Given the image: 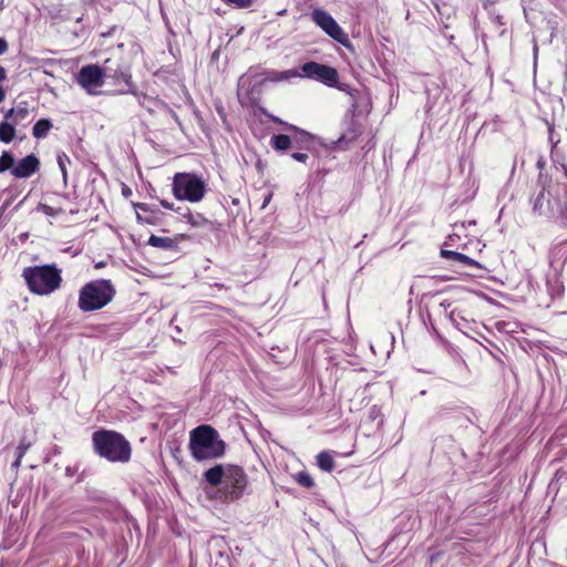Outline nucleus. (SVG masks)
<instances>
[{
	"label": "nucleus",
	"instance_id": "1",
	"mask_svg": "<svg viewBox=\"0 0 567 567\" xmlns=\"http://www.w3.org/2000/svg\"><path fill=\"white\" fill-rule=\"evenodd\" d=\"M204 480L212 486H218L216 498L228 502L239 499L248 485L245 471L234 464H217L203 474Z\"/></svg>",
	"mask_w": 567,
	"mask_h": 567
},
{
	"label": "nucleus",
	"instance_id": "2",
	"mask_svg": "<svg viewBox=\"0 0 567 567\" xmlns=\"http://www.w3.org/2000/svg\"><path fill=\"white\" fill-rule=\"evenodd\" d=\"M188 449L192 457L202 462L221 457L226 444L213 426L199 425L189 432Z\"/></svg>",
	"mask_w": 567,
	"mask_h": 567
},
{
	"label": "nucleus",
	"instance_id": "3",
	"mask_svg": "<svg viewBox=\"0 0 567 567\" xmlns=\"http://www.w3.org/2000/svg\"><path fill=\"white\" fill-rule=\"evenodd\" d=\"M94 452L110 462L126 463L131 458V444L121 434L110 430H99L92 435Z\"/></svg>",
	"mask_w": 567,
	"mask_h": 567
},
{
	"label": "nucleus",
	"instance_id": "4",
	"mask_svg": "<svg viewBox=\"0 0 567 567\" xmlns=\"http://www.w3.org/2000/svg\"><path fill=\"white\" fill-rule=\"evenodd\" d=\"M115 293V287L109 279L90 281L79 291L78 307L83 312L100 310L114 299Z\"/></svg>",
	"mask_w": 567,
	"mask_h": 567
},
{
	"label": "nucleus",
	"instance_id": "5",
	"mask_svg": "<svg viewBox=\"0 0 567 567\" xmlns=\"http://www.w3.org/2000/svg\"><path fill=\"white\" fill-rule=\"evenodd\" d=\"M29 289L37 295H49L61 286V270L55 265L27 267L23 269Z\"/></svg>",
	"mask_w": 567,
	"mask_h": 567
},
{
	"label": "nucleus",
	"instance_id": "6",
	"mask_svg": "<svg viewBox=\"0 0 567 567\" xmlns=\"http://www.w3.org/2000/svg\"><path fill=\"white\" fill-rule=\"evenodd\" d=\"M172 190L177 199L198 203L206 194V184L195 174L177 173L173 179Z\"/></svg>",
	"mask_w": 567,
	"mask_h": 567
},
{
	"label": "nucleus",
	"instance_id": "7",
	"mask_svg": "<svg viewBox=\"0 0 567 567\" xmlns=\"http://www.w3.org/2000/svg\"><path fill=\"white\" fill-rule=\"evenodd\" d=\"M76 83L90 95L100 93L99 89L104 84V71L97 64H87L76 74Z\"/></svg>",
	"mask_w": 567,
	"mask_h": 567
},
{
	"label": "nucleus",
	"instance_id": "8",
	"mask_svg": "<svg viewBox=\"0 0 567 567\" xmlns=\"http://www.w3.org/2000/svg\"><path fill=\"white\" fill-rule=\"evenodd\" d=\"M301 75L328 86H336L339 81V73L334 68L315 61L307 62L301 66Z\"/></svg>",
	"mask_w": 567,
	"mask_h": 567
},
{
	"label": "nucleus",
	"instance_id": "9",
	"mask_svg": "<svg viewBox=\"0 0 567 567\" xmlns=\"http://www.w3.org/2000/svg\"><path fill=\"white\" fill-rule=\"evenodd\" d=\"M312 21L337 42L347 45L349 38L333 17L322 9H316L311 13Z\"/></svg>",
	"mask_w": 567,
	"mask_h": 567
},
{
	"label": "nucleus",
	"instance_id": "10",
	"mask_svg": "<svg viewBox=\"0 0 567 567\" xmlns=\"http://www.w3.org/2000/svg\"><path fill=\"white\" fill-rule=\"evenodd\" d=\"M40 166L39 159L33 155L22 158L12 169V175L17 178H27L34 174Z\"/></svg>",
	"mask_w": 567,
	"mask_h": 567
},
{
	"label": "nucleus",
	"instance_id": "11",
	"mask_svg": "<svg viewBox=\"0 0 567 567\" xmlns=\"http://www.w3.org/2000/svg\"><path fill=\"white\" fill-rule=\"evenodd\" d=\"M287 130L295 132V135L290 136L293 140L292 147L310 150L313 144V136L310 133L292 124H287Z\"/></svg>",
	"mask_w": 567,
	"mask_h": 567
},
{
	"label": "nucleus",
	"instance_id": "12",
	"mask_svg": "<svg viewBox=\"0 0 567 567\" xmlns=\"http://www.w3.org/2000/svg\"><path fill=\"white\" fill-rule=\"evenodd\" d=\"M295 78H302L301 72H299L296 69L286 70V71H277L271 70L266 72L265 80L269 82H284V81H290Z\"/></svg>",
	"mask_w": 567,
	"mask_h": 567
},
{
	"label": "nucleus",
	"instance_id": "13",
	"mask_svg": "<svg viewBox=\"0 0 567 567\" xmlns=\"http://www.w3.org/2000/svg\"><path fill=\"white\" fill-rule=\"evenodd\" d=\"M111 79L115 83H120L121 81H123L127 85V89L121 91V93H132V94H135V90H134L133 83H132V75H131L127 66H124L122 64L117 65V74H116L115 78H111Z\"/></svg>",
	"mask_w": 567,
	"mask_h": 567
},
{
	"label": "nucleus",
	"instance_id": "14",
	"mask_svg": "<svg viewBox=\"0 0 567 567\" xmlns=\"http://www.w3.org/2000/svg\"><path fill=\"white\" fill-rule=\"evenodd\" d=\"M333 454L336 452L322 451L317 455V465L323 472H332L334 470Z\"/></svg>",
	"mask_w": 567,
	"mask_h": 567
},
{
	"label": "nucleus",
	"instance_id": "15",
	"mask_svg": "<svg viewBox=\"0 0 567 567\" xmlns=\"http://www.w3.org/2000/svg\"><path fill=\"white\" fill-rule=\"evenodd\" d=\"M147 244L152 247L162 248L165 250H173L177 248V241L175 239L168 237H159L156 235H152L148 238Z\"/></svg>",
	"mask_w": 567,
	"mask_h": 567
},
{
	"label": "nucleus",
	"instance_id": "16",
	"mask_svg": "<svg viewBox=\"0 0 567 567\" xmlns=\"http://www.w3.org/2000/svg\"><path fill=\"white\" fill-rule=\"evenodd\" d=\"M293 140L289 135L278 134L274 135L270 140V145L276 151H287L292 147Z\"/></svg>",
	"mask_w": 567,
	"mask_h": 567
},
{
	"label": "nucleus",
	"instance_id": "17",
	"mask_svg": "<svg viewBox=\"0 0 567 567\" xmlns=\"http://www.w3.org/2000/svg\"><path fill=\"white\" fill-rule=\"evenodd\" d=\"M184 218H186L187 221L193 227H206L208 229H213L214 228L213 223L209 219H207L206 217H204V215H202L199 213H196V214L187 213V214L184 215Z\"/></svg>",
	"mask_w": 567,
	"mask_h": 567
},
{
	"label": "nucleus",
	"instance_id": "18",
	"mask_svg": "<svg viewBox=\"0 0 567 567\" xmlns=\"http://www.w3.org/2000/svg\"><path fill=\"white\" fill-rule=\"evenodd\" d=\"M16 137V128L14 124L8 121H2L0 123V141L2 143H10Z\"/></svg>",
	"mask_w": 567,
	"mask_h": 567
},
{
	"label": "nucleus",
	"instance_id": "19",
	"mask_svg": "<svg viewBox=\"0 0 567 567\" xmlns=\"http://www.w3.org/2000/svg\"><path fill=\"white\" fill-rule=\"evenodd\" d=\"M51 128V121L47 118H41L34 124L32 128V134L35 138H44Z\"/></svg>",
	"mask_w": 567,
	"mask_h": 567
},
{
	"label": "nucleus",
	"instance_id": "20",
	"mask_svg": "<svg viewBox=\"0 0 567 567\" xmlns=\"http://www.w3.org/2000/svg\"><path fill=\"white\" fill-rule=\"evenodd\" d=\"M117 65H121L116 60L107 59L104 61L102 68V71H104V80L106 78H115L117 74Z\"/></svg>",
	"mask_w": 567,
	"mask_h": 567
},
{
	"label": "nucleus",
	"instance_id": "21",
	"mask_svg": "<svg viewBox=\"0 0 567 567\" xmlns=\"http://www.w3.org/2000/svg\"><path fill=\"white\" fill-rule=\"evenodd\" d=\"M548 204V198L544 190H542L534 199L533 210L539 215L545 214V205Z\"/></svg>",
	"mask_w": 567,
	"mask_h": 567
},
{
	"label": "nucleus",
	"instance_id": "22",
	"mask_svg": "<svg viewBox=\"0 0 567 567\" xmlns=\"http://www.w3.org/2000/svg\"><path fill=\"white\" fill-rule=\"evenodd\" d=\"M14 165V157L11 153L4 151L0 156V173H3Z\"/></svg>",
	"mask_w": 567,
	"mask_h": 567
},
{
	"label": "nucleus",
	"instance_id": "23",
	"mask_svg": "<svg viewBox=\"0 0 567 567\" xmlns=\"http://www.w3.org/2000/svg\"><path fill=\"white\" fill-rule=\"evenodd\" d=\"M295 480L299 485H301L303 487L311 488L315 486V482H313L311 475L306 471L297 473L295 475Z\"/></svg>",
	"mask_w": 567,
	"mask_h": 567
},
{
	"label": "nucleus",
	"instance_id": "24",
	"mask_svg": "<svg viewBox=\"0 0 567 567\" xmlns=\"http://www.w3.org/2000/svg\"><path fill=\"white\" fill-rule=\"evenodd\" d=\"M30 114V111L28 109V104L25 102L23 103H20L17 107H16V118H14V124H18L19 122H22L24 121Z\"/></svg>",
	"mask_w": 567,
	"mask_h": 567
},
{
	"label": "nucleus",
	"instance_id": "25",
	"mask_svg": "<svg viewBox=\"0 0 567 567\" xmlns=\"http://www.w3.org/2000/svg\"><path fill=\"white\" fill-rule=\"evenodd\" d=\"M70 162L71 161L66 154L62 153V154L58 155V165L62 173L64 182L66 181V177H68L66 164Z\"/></svg>",
	"mask_w": 567,
	"mask_h": 567
},
{
	"label": "nucleus",
	"instance_id": "26",
	"mask_svg": "<svg viewBox=\"0 0 567 567\" xmlns=\"http://www.w3.org/2000/svg\"><path fill=\"white\" fill-rule=\"evenodd\" d=\"M225 3L230 4L238 9L250 8L256 0H223Z\"/></svg>",
	"mask_w": 567,
	"mask_h": 567
},
{
	"label": "nucleus",
	"instance_id": "27",
	"mask_svg": "<svg viewBox=\"0 0 567 567\" xmlns=\"http://www.w3.org/2000/svg\"><path fill=\"white\" fill-rule=\"evenodd\" d=\"M457 262L464 267L482 268V266L476 260L472 259L471 257H468L464 254L460 255V257L457 258Z\"/></svg>",
	"mask_w": 567,
	"mask_h": 567
},
{
	"label": "nucleus",
	"instance_id": "28",
	"mask_svg": "<svg viewBox=\"0 0 567 567\" xmlns=\"http://www.w3.org/2000/svg\"><path fill=\"white\" fill-rule=\"evenodd\" d=\"M31 443L27 442L24 439H22L17 446L16 454L19 455V457H23L27 451L30 449Z\"/></svg>",
	"mask_w": 567,
	"mask_h": 567
},
{
	"label": "nucleus",
	"instance_id": "29",
	"mask_svg": "<svg viewBox=\"0 0 567 567\" xmlns=\"http://www.w3.org/2000/svg\"><path fill=\"white\" fill-rule=\"evenodd\" d=\"M441 257L445 259H452L457 262V258L460 257L461 252L447 250V249H441Z\"/></svg>",
	"mask_w": 567,
	"mask_h": 567
},
{
	"label": "nucleus",
	"instance_id": "30",
	"mask_svg": "<svg viewBox=\"0 0 567 567\" xmlns=\"http://www.w3.org/2000/svg\"><path fill=\"white\" fill-rule=\"evenodd\" d=\"M441 257L445 259H452L457 262V258L460 257L461 252L447 250V249H441Z\"/></svg>",
	"mask_w": 567,
	"mask_h": 567
},
{
	"label": "nucleus",
	"instance_id": "31",
	"mask_svg": "<svg viewBox=\"0 0 567 567\" xmlns=\"http://www.w3.org/2000/svg\"><path fill=\"white\" fill-rule=\"evenodd\" d=\"M560 215H561V218H563L565 225L567 226V185H566V188H565V194H564V198H563Z\"/></svg>",
	"mask_w": 567,
	"mask_h": 567
},
{
	"label": "nucleus",
	"instance_id": "32",
	"mask_svg": "<svg viewBox=\"0 0 567 567\" xmlns=\"http://www.w3.org/2000/svg\"><path fill=\"white\" fill-rule=\"evenodd\" d=\"M291 157L297 162L306 163L308 159V154L303 152H295L291 154Z\"/></svg>",
	"mask_w": 567,
	"mask_h": 567
},
{
	"label": "nucleus",
	"instance_id": "33",
	"mask_svg": "<svg viewBox=\"0 0 567 567\" xmlns=\"http://www.w3.org/2000/svg\"><path fill=\"white\" fill-rule=\"evenodd\" d=\"M4 121H8V120H12V123L14 124V118H16V107H12L10 109L6 114H4Z\"/></svg>",
	"mask_w": 567,
	"mask_h": 567
},
{
	"label": "nucleus",
	"instance_id": "34",
	"mask_svg": "<svg viewBox=\"0 0 567 567\" xmlns=\"http://www.w3.org/2000/svg\"><path fill=\"white\" fill-rule=\"evenodd\" d=\"M8 50V43L3 38H0V54H3Z\"/></svg>",
	"mask_w": 567,
	"mask_h": 567
},
{
	"label": "nucleus",
	"instance_id": "35",
	"mask_svg": "<svg viewBox=\"0 0 567 567\" xmlns=\"http://www.w3.org/2000/svg\"><path fill=\"white\" fill-rule=\"evenodd\" d=\"M458 317H460V313L456 312V310L451 311L450 319L453 323L457 324Z\"/></svg>",
	"mask_w": 567,
	"mask_h": 567
},
{
	"label": "nucleus",
	"instance_id": "36",
	"mask_svg": "<svg viewBox=\"0 0 567 567\" xmlns=\"http://www.w3.org/2000/svg\"><path fill=\"white\" fill-rule=\"evenodd\" d=\"M269 118L274 122V123H279L281 125H285L287 127V124L286 122H284L282 120H280L279 117L275 116V115H269Z\"/></svg>",
	"mask_w": 567,
	"mask_h": 567
},
{
	"label": "nucleus",
	"instance_id": "37",
	"mask_svg": "<svg viewBox=\"0 0 567 567\" xmlns=\"http://www.w3.org/2000/svg\"><path fill=\"white\" fill-rule=\"evenodd\" d=\"M122 194H123L124 197H128L132 194V190H131L130 187L124 185L123 188H122Z\"/></svg>",
	"mask_w": 567,
	"mask_h": 567
},
{
	"label": "nucleus",
	"instance_id": "38",
	"mask_svg": "<svg viewBox=\"0 0 567 567\" xmlns=\"http://www.w3.org/2000/svg\"><path fill=\"white\" fill-rule=\"evenodd\" d=\"M136 208L143 210V212H148V205L145 204V203H140V204H136Z\"/></svg>",
	"mask_w": 567,
	"mask_h": 567
},
{
	"label": "nucleus",
	"instance_id": "39",
	"mask_svg": "<svg viewBox=\"0 0 567 567\" xmlns=\"http://www.w3.org/2000/svg\"><path fill=\"white\" fill-rule=\"evenodd\" d=\"M21 460L22 457H19V455H17L14 462L12 463V467L18 468L21 465Z\"/></svg>",
	"mask_w": 567,
	"mask_h": 567
},
{
	"label": "nucleus",
	"instance_id": "40",
	"mask_svg": "<svg viewBox=\"0 0 567 567\" xmlns=\"http://www.w3.org/2000/svg\"><path fill=\"white\" fill-rule=\"evenodd\" d=\"M161 205H162L164 208L173 209V204H169V203H168V202H166V200H161Z\"/></svg>",
	"mask_w": 567,
	"mask_h": 567
},
{
	"label": "nucleus",
	"instance_id": "41",
	"mask_svg": "<svg viewBox=\"0 0 567 567\" xmlns=\"http://www.w3.org/2000/svg\"><path fill=\"white\" fill-rule=\"evenodd\" d=\"M340 91H343V92H348L349 90V85L348 84H340V85H336Z\"/></svg>",
	"mask_w": 567,
	"mask_h": 567
},
{
	"label": "nucleus",
	"instance_id": "42",
	"mask_svg": "<svg viewBox=\"0 0 567 567\" xmlns=\"http://www.w3.org/2000/svg\"><path fill=\"white\" fill-rule=\"evenodd\" d=\"M103 266H104L103 262H99V264L95 265L96 268H100V267H103Z\"/></svg>",
	"mask_w": 567,
	"mask_h": 567
},
{
	"label": "nucleus",
	"instance_id": "43",
	"mask_svg": "<svg viewBox=\"0 0 567 567\" xmlns=\"http://www.w3.org/2000/svg\"><path fill=\"white\" fill-rule=\"evenodd\" d=\"M453 236H454V235H450V236H449V239H450V240H455V237H453Z\"/></svg>",
	"mask_w": 567,
	"mask_h": 567
},
{
	"label": "nucleus",
	"instance_id": "44",
	"mask_svg": "<svg viewBox=\"0 0 567 567\" xmlns=\"http://www.w3.org/2000/svg\"><path fill=\"white\" fill-rule=\"evenodd\" d=\"M453 236H454V235H450V236H449V239H450V240H455V237H453Z\"/></svg>",
	"mask_w": 567,
	"mask_h": 567
}]
</instances>
